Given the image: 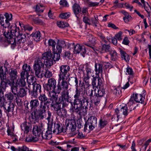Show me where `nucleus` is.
Segmentation results:
<instances>
[{"mask_svg": "<svg viewBox=\"0 0 151 151\" xmlns=\"http://www.w3.org/2000/svg\"><path fill=\"white\" fill-rule=\"evenodd\" d=\"M29 76V73L27 72L26 71H22L21 73V78L19 80H17V81H20L21 80H23L25 81L24 79L27 78V80L28 79V78Z\"/></svg>", "mask_w": 151, "mask_h": 151, "instance_id": "79ce46f5", "label": "nucleus"}, {"mask_svg": "<svg viewBox=\"0 0 151 151\" xmlns=\"http://www.w3.org/2000/svg\"><path fill=\"white\" fill-rule=\"evenodd\" d=\"M14 128L11 127H8L7 130V132L8 135H10L11 137H13L15 136V134L13 132L14 131Z\"/></svg>", "mask_w": 151, "mask_h": 151, "instance_id": "09e8293b", "label": "nucleus"}, {"mask_svg": "<svg viewBox=\"0 0 151 151\" xmlns=\"http://www.w3.org/2000/svg\"><path fill=\"white\" fill-rule=\"evenodd\" d=\"M72 9L76 17L78 18V15L81 11L80 5L77 4L75 3L72 6Z\"/></svg>", "mask_w": 151, "mask_h": 151, "instance_id": "4be33fe9", "label": "nucleus"}, {"mask_svg": "<svg viewBox=\"0 0 151 151\" xmlns=\"http://www.w3.org/2000/svg\"><path fill=\"white\" fill-rule=\"evenodd\" d=\"M67 80L61 79L62 80L60 84L62 90H68V83L66 81Z\"/></svg>", "mask_w": 151, "mask_h": 151, "instance_id": "7c9ffc66", "label": "nucleus"}, {"mask_svg": "<svg viewBox=\"0 0 151 151\" xmlns=\"http://www.w3.org/2000/svg\"><path fill=\"white\" fill-rule=\"evenodd\" d=\"M64 99L61 96L59 97L58 98H57L56 100L55 101V102L56 103L58 104H61L62 103L63 106L64 107H66L69 104L68 103H66V104H65V102H64Z\"/></svg>", "mask_w": 151, "mask_h": 151, "instance_id": "c9c22d12", "label": "nucleus"}, {"mask_svg": "<svg viewBox=\"0 0 151 151\" xmlns=\"http://www.w3.org/2000/svg\"><path fill=\"white\" fill-rule=\"evenodd\" d=\"M70 67L67 65H62L60 67L59 73L58 75V83H60L61 79L68 80L70 75Z\"/></svg>", "mask_w": 151, "mask_h": 151, "instance_id": "0eeeda50", "label": "nucleus"}, {"mask_svg": "<svg viewBox=\"0 0 151 151\" xmlns=\"http://www.w3.org/2000/svg\"><path fill=\"white\" fill-rule=\"evenodd\" d=\"M96 89H94L95 91L94 94L96 95L99 96L101 97L103 96L105 94V90L104 88H100V89L97 90V92L96 91Z\"/></svg>", "mask_w": 151, "mask_h": 151, "instance_id": "473e14b6", "label": "nucleus"}, {"mask_svg": "<svg viewBox=\"0 0 151 151\" xmlns=\"http://www.w3.org/2000/svg\"><path fill=\"white\" fill-rule=\"evenodd\" d=\"M122 32L120 31L116 34L114 36V37L116 38L117 40H121L122 39Z\"/></svg>", "mask_w": 151, "mask_h": 151, "instance_id": "0e129e2a", "label": "nucleus"}, {"mask_svg": "<svg viewBox=\"0 0 151 151\" xmlns=\"http://www.w3.org/2000/svg\"><path fill=\"white\" fill-rule=\"evenodd\" d=\"M57 114L60 117H64L66 116L67 112L66 110L64 109H61L57 111Z\"/></svg>", "mask_w": 151, "mask_h": 151, "instance_id": "58836bf2", "label": "nucleus"}, {"mask_svg": "<svg viewBox=\"0 0 151 151\" xmlns=\"http://www.w3.org/2000/svg\"><path fill=\"white\" fill-rule=\"evenodd\" d=\"M70 15V13L68 12L61 13L60 14L59 17L61 19H65L69 18Z\"/></svg>", "mask_w": 151, "mask_h": 151, "instance_id": "6e6d98bb", "label": "nucleus"}, {"mask_svg": "<svg viewBox=\"0 0 151 151\" xmlns=\"http://www.w3.org/2000/svg\"><path fill=\"white\" fill-rule=\"evenodd\" d=\"M59 104L56 103L52 102L51 104V107L53 108L54 110L57 111L61 108V106L59 105Z\"/></svg>", "mask_w": 151, "mask_h": 151, "instance_id": "8fccbe9b", "label": "nucleus"}, {"mask_svg": "<svg viewBox=\"0 0 151 151\" xmlns=\"http://www.w3.org/2000/svg\"><path fill=\"white\" fill-rule=\"evenodd\" d=\"M70 46L72 47L73 48L75 53H80L83 57H85V55L86 53V50L85 47L81 46L79 44H77L75 45L74 43L70 44Z\"/></svg>", "mask_w": 151, "mask_h": 151, "instance_id": "2eb2a0df", "label": "nucleus"}, {"mask_svg": "<svg viewBox=\"0 0 151 151\" xmlns=\"http://www.w3.org/2000/svg\"><path fill=\"white\" fill-rule=\"evenodd\" d=\"M44 9L45 8L43 5L38 4L36 6L35 9L36 12L40 13L43 12Z\"/></svg>", "mask_w": 151, "mask_h": 151, "instance_id": "3c124183", "label": "nucleus"}, {"mask_svg": "<svg viewBox=\"0 0 151 151\" xmlns=\"http://www.w3.org/2000/svg\"><path fill=\"white\" fill-rule=\"evenodd\" d=\"M4 16L6 19L4 21L5 18L3 17H0V27H2L3 28H6L9 26L10 24L9 21H11L12 19V16L11 14H8L7 13H5Z\"/></svg>", "mask_w": 151, "mask_h": 151, "instance_id": "f8f14e48", "label": "nucleus"}, {"mask_svg": "<svg viewBox=\"0 0 151 151\" xmlns=\"http://www.w3.org/2000/svg\"><path fill=\"white\" fill-rule=\"evenodd\" d=\"M21 32L19 30V35L18 36H16L17 37V44L18 46H19L20 47H23L26 41V36L24 34H22Z\"/></svg>", "mask_w": 151, "mask_h": 151, "instance_id": "a211bd4d", "label": "nucleus"}, {"mask_svg": "<svg viewBox=\"0 0 151 151\" xmlns=\"http://www.w3.org/2000/svg\"><path fill=\"white\" fill-rule=\"evenodd\" d=\"M56 43L55 41L52 39H50L48 41V44L49 46H50L52 47V50H54V52L55 50V46Z\"/></svg>", "mask_w": 151, "mask_h": 151, "instance_id": "37998d69", "label": "nucleus"}, {"mask_svg": "<svg viewBox=\"0 0 151 151\" xmlns=\"http://www.w3.org/2000/svg\"><path fill=\"white\" fill-rule=\"evenodd\" d=\"M57 24L58 26L61 28H64L69 26V24L65 22L59 21L57 22Z\"/></svg>", "mask_w": 151, "mask_h": 151, "instance_id": "ea45409f", "label": "nucleus"}, {"mask_svg": "<svg viewBox=\"0 0 151 151\" xmlns=\"http://www.w3.org/2000/svg\"><path fill=\"white\" fill-rule=\"evenodd\" d=\"M129 112L127 105L122 106L120 109L117 108L115 109V114L114 115V119L117 121L119 120L121 121L122 115L124 116V117H125L127 116Z\"/></svg>", "mask_w": 151, "mask_h": 151, "instance_id": "1a4fd4ad", "label": "nucleus"}, {"mask_svg": "<svg viewBox=\"0 0 151 151\" xmlns=\"http://www.w3.org/2000/svg\"><path fill=\"white\" fill-rule=\"evenodd\" d=\"M31 69L30 66L28 65L27 64H24L22 66V70L29 73Z\"/></svg>", "mask_w": 151, "mask_h": 151, "instance_id": "680f3d73", "label": "nucleus"}, {"mask_svg": "<svg viewBox=\"0 0 151 151\" xmlns=\"http://www.w3.org/2000/svg\"><path fill=\"white\" fill-rule=\"evenodd\" d=\"M83 21L86 24V27L87 25H91V20L89 19L86 16H84L83 17Z\"/></svg>", "mask_w": 151, "mask_h": 151, "instance_id": "052dcab7", "label": "nucleus"}, {"mask_svg": "<svg viewBox=\"0 0 151 151\" xmlns=\"http://www.w3.org/2000/svg\"><path fill=\"white\" fill-rule=\"evenodd\" d=\"M66 121L65 125L63 126L61 124L57 123L54 124V129L52 132L55 134H58L62 132H65L67 129H69L72 132V135H75L77 134L75 132L76 125L75 121L72 120H68V123Z\"/></svg>", "mask_w": 151, "mask_h": 151, "instance_id": "f257e3e1", "label": "nucleus"}, {"mask_svg": "<svg viewBox=\"0 0 151 151\" xmlns=\"http://www.w3.org/2000/svg\"><path fill=\"white\" fill-rule=\"evenodd\" d=\"M8 84L6 81V79L5 81H1V85L0 87L3 88V89L5 90L6 88V85Z\"/></svg>", "mask_w": 151, "mask_h": 151, "instance_id": "774afa93", "label": "nucleus"}, {"mask_svg": "<svg viewBox=\"0 0 151 151\" xmlns=\"http://www.w3.org/2000/svg\"><path fill=\"white\" fill-rule=\"evenodd\" d=\"M15 107V105L13 103L10 102L7 103L4 110L8 116L11 117L14 115V111Z\"/></svg>", "mask_w": 151, "mask_h": 151, "instance_id": "dca6fc26", "label": "nucleus"}, {"mask_svg": "<svg viewBox=\"0 0 151 151\" xmlns=\"http://www.w3.org/2000/svg\"><path fill=\"white\" fill-rule=\"evenodd\" d=\"M0 78L1 81H4L7 79L6 75L4 73L3 70H2V68L1 67L0 68Z\"/></svg>", "mask_w": 151, "mask_h": 151, "instance_id": "bf43d9fd", "label": "nucleus"}, {"mask_svg": "<svg viewBox=\"0 0 151 151\" xmlns=\"http://www.w3.org/2000/svg\"><path fill=\"white\" fill-rule=\"evenodd\" d=\"M88 107L85 108L83 106H77L75 109V112L78 114L80 117L84 116L87 114V109Z\"/></svg>", "mask_w": 151, "mask_h": 151, "instance_id": "6ab92c4d", "label": "nucleus"}, {"mask_svg": "<svg viewBox=\"0 0 151 151\" xmlns=\"http://www.w3.org/2000/svg\"><path fill=\"white\" fill-rule=\"evenodd\" d=\"M98 36L100 39L101 45H102V44L107 43V40L103 35L100 33H98Z\"/></svg>", "mask_w": 151, "mask_h": 151, "instance_id": "a19ab883", "label": "nucleus"}, {"mask_svg": "<svg viewBox=\"0 0 151 151\" xmlns=\"http://www.w3.org/2000/svg\"><path fill=\"white\" fill-rule=\"evenodd\" d=\"M143 4V7H144L145 11L148 13H150L151 11V8L149 4L146 2Z\"/></svg>", "mask_w": 151, "mask_h": 151, "instance_id": "864d4df0", "label": "nucleus"}, {"mask_svg": "<svg viewBox=\"0 0 151 151\" xmlns=\"http://www.w3.org/2000/svg\"><path fill=\"white\" fill-rule=\"evenodd\" d=\"M101 48L100 51L101 53L106 52H109L112 50L109 45H106V44H102Z\"/></svg>", "mask_w": 151, "mask_h": 151, "instance_id": "bb28decb", "label": "nucleus"}, {"mask_svg": "<svg viewBox=\"0 0 151 151\" xmlns=\"http://www.w3.org/2000/svg\"><path fill=\"white\" fill-rule=\"evenodd\" d=\"M93 102L95 105L97 106L100 103L101 97L94 94L93 96Z\"/></svg>", "mask_w": 151, "mask_h": 151, "instance_id": "c03bdc74", "label": "nucleus"}, {"mask_svg": "<svg viewBox=\"0 0 151 151\" xmlns=\"http://www.w3.org/2000/svg\"><path fill=\"white\" fill-rule=\"evenodd\" d=\"M49 93L48 94V96L49 97V99L52 102H55L58 98V95L56 93L52 91H48Z\"/></svg>", "mask_w": 151, "mask_h": 151, "instance_id": "c85d7f7f", "label": "nucleus"}, {"mask_svg": "<svg viewBox=\"0 0 151 151\" xmlns=\"http://www.w3.org/2000/svg\"><path fill=\"white\" fill-rule=\"evenodd\" d=\"M52 137V127L51 126L50 127V126H48L47 130L44 134H42L41 137H40V140L50 139Z\"/></svg>", "mask_w": 151, "mask_h": 151, "instance_id": "aec40b11", "label": "nucleus"}, {"mask_svg": "<svg viewBox=\"0 0 151 151\" xmlns=\"http://www.w3.org/2000/svg\"><path fill=\"white\" fill-rule=\"evenodd\" d=\"M90 78V76L85 75L83 78V81L88 86H90L91 85L89 84V79Z\"/></svg>", "mask_w": 151, "mask_h": 151, "instance_id": "e2e57ef3", "label": "nucleus"}, {"mask_svg": "<svg viewBox=\"0 0 151 151\" xmlns=\"http://www.w3.org/2000/svg\"><path fill=\"white\" fill-rule=\"evenodd\" d=\"M52 50L53 54L51 52H47L42 55V59L44 60V63L47 66H50L53 64V60H58L60 58V53L56 52V49L54 52Z\"/></svg>", "mask_w": 151, "mask_h": 151, "instance_id": "20e7f679", "label": "nucleus"}, {"mask_svg": "<svg viewBox=\"0 0 151 151\" xmlns=\"http://www.w3.org/2000/svg\"><path fill=\"white\" fill-rule=\"evenodd\" d=\"M107 123L108 122L106 120L101 118L99 120V125L101 128H102L106 126Z\"/></svg>", "mask_w": 151, "mask_h": 151, "instance_id": "49530a36", "label": "nucleus"}, {"mask_svg": "<svg viewBox=\"0 0 151 151\" xmlns=\"http://www.w3.org/2000/svg\"><path fill=\"white\" fill-rule=\"evenodd\" d=\"M44 65L40 59L38 58L35 60L33 68L37 77L41 78L43 77L42 68H44Z\"/></svg>", "mask_w": 151, "mask_h": 151, "instance_id": "6e6552de", "label": "nucleus"}, {"mask_svg": "<svg viewBox=\"0 0 151 151\" xmlns=\"http://www.w3.org/2000/svg\"><path fill=\"white\" fill-rule=\"evenodd\" d=\"M104 65V63H95V70L96 73L99 74L101 73L102 74L103 72L102 67Z\"/></svg>", "mask_w": 151, "mask_h": 151, "instance_id": "5701e85b", "label": "nucleus"}, {"mask_svg": "<svg viewBox=\"0 0 151 151\" xmlns=\"http://www.w3.org/2000/svg\"><path fill=\"white\" fill-rule=\"evenodd\" d=\"M17 72L16 69L11 68L9 70L8 77L6 81L10 87L16 84V81L15 83L14 80L17 78Z\"/></svg>", "mask_w": 151, "mask_h": 151, "instance_id": "9b49d317", "label": "nucleus"}, {"mask_svg": "<svg viewBox=\"0 0 151 151\" xmlns=\"http://www.w3.org/2000/svg\"><path fill=\"white\" fill-rule=\"evenodd\" d=\"M56 82L53 78H51L48 80L47 83L44 85V89L47 91H52L56 85Z\"/></svg>", "mask_w": 151, "mask_h": 151, "instance_id": "f3484780", "label": "nucleus"}, {"mask_svg": "<svg viewBox=\"0 0 151 151\" xmlns=\"http://www.w3.org/2000/svg\"><path fill=\"white\" fill-rule=\"evenodd\" d=\"M38 116L37 115V109L34 110L32 111L30 116L29 117V119L32 123H35L38 122L39 120Z\"/></svg>", "mask_w": 151, "mask_h": 151, "instance_id": "412c9836", "label": "nucleus"}, {"mask_svg": "<svg viewBox=\"0 0 151 151\" xmlns=\"http://www.w3.org/2000/svg\"><path fill=\"white\" fill-rule=\"evenodd\" d=\"M133 98L134 100L136 102L141 104L143 103L145 97L143 96L141 94H133Z\"/></svg>", "mask_w": 151, "mask_h": 151, "instance_id": "b1692460", "label": "nucleus"}, {"mask_svg": "<svg viewBox=\"0 0 151 151\" xmlns=\"http://www.w3.org/2000/svg\"><path fill=\"white\" fill-rule=\"evenodd\" d=\"M32 29L33 28L29 24H26L24 25L22 29L24 30L25 31H30L32 30Z\"/></svg>", "mask_w": 151, "mask_h": 151, "instance_id": "69168bd1", "label": "nucleus"}, {"mask_svg": "<svg viewBox=\"0 0 151 151\" xmlns=\"http://www.w3.org/2000/svg\"><path fill=\"white\" fill-rule=\"evenodd\" d=\"M26 82L23 80L20 81H16V84L10 87V90L15 96L17 97H23L26 94L25 89L22 87L24 86Z\"/></svg>", "mask_w": 151, "mask_h": 151, "instance_id": "7ed1b4c3", "label": "nucleus"}, {"mask_svg": "<svg viewBox=\"0 0 151 151\" xmlns=\"http://www.w3.org/2000/svg\"><path fill=\"white\" fill-rule=\"evenodd\" d=\"M62 90V89L61 88L60 85L58 83L57 86H56V85L55 86L52 91L56 93L59 94L60 93L61 91Z\"/></svg>", "mask_w": 151, "mask_h": 151, "instance_id": "5fc2aeb1", "label": "nucleus"}, {"mask_svg": "<svg viewBox=\"0 0 151 151\" xmlns=\"http://www.w3.org/2000/svg\"><path fill=\"white\" fill-rule=\"evenodd\" d=\"M97 118L93 116H91L84 125V131L85 132L87 130L88 131H92L97 127Z\"/></svg>", "mask_w": 151, "mask_h": 151, "instance_id": "9d476101", "label": "nucleus"}, {"mask_svg": "<svg viewBox=\"0 0 151 151\" xmlns=\"http://www.w3.org/2000/svg\"><path fill=\"white\" fill-rule=\"evenodd\" d=\"M61 96L65 100H64V102L65 103V104L69 103L70 101L69 99V93L68 90H63L61 93Z\"/></svg>", "mask_w": 151, "mask_h": 151, "instance_id": "393cba45", "label": "nucleus"}, {"mask_svg": "<svg viewBox=\"0 0 151 151\" xmlns=\"http://www.w3.org/2000/svg\"><path fill=\"white\" fill-rule=\"evenodd\" d=\"M86 75L91 76L92 73V70L90 68L88 64H86Z\"/></svg>", "mask_w": 151, "mask_h": 151, "instance_id": "4d7b16f0", "label": "nucleus"}, {"mask_svg": "<svg viewBox=\"0 0 151 151\" xmlns=\"http://www.w3.org/2000/svg\"><path fill=\"white\" fill-rule=\"evenodd\" d=\"M30 104L31 109L34 110L37 109L36 108L39 105V101L37 99H33L30 101Z\"/></svg>", "mask_w": 151, "mask_h": 151, "instance_id": "cd10ccee", "label": "nucleus"}, {"mask_svg": "<svg viewBox=\"0 0 151 151\" xmlns=\"http://www.w3.org/2000/svg\"><path fill=\"white\" fill-rule=\"evenodd\" d=\"M87 38L89 40V41L93 45H94L96 43L97 38L92 35L89 34L88 35Z\"/></svg>", "mask_w": 151, "mask_h": 151, "instance_id": "f704fd0d", "label": "nucleus"}, {"mask_svg": "<svg viewBox=\"0 0 151 151\" xmlns=\"http://www.w3.org/2000/svg\"><path fill=\"white\" fill-rule=\"evenodd\" d=\"M7 103L8 102L6 101L3 97H0V107L1 108H3V109L5 108Z\"/></svg>", "mask_w": 151, "mask_h": 151, "instance_id": "a18cd8bd", "label": "nucleus"}, {"mask_svg": "<svg viewBox=\"0 0 151 151\" xmlns=\"http://www.w3.org/2000/svg\"><path fill=\"white\" fill-rule=\"evenodd\" d=\"M34 78L32 77L31 79L27 80L28 84L29 92L31 96L33 97H37L38 92L40 93L41 91V86L36 83H34L33 81Z\"/></svg>", "mask_w": 151, "mask_h": 151, "instance_id": "39448f33", "label": "nucleus"}, {"mask_svg": "<svg viewBox=\"0 0 151 151\" xmlns=\"http://www.w3.org/2000/svg\"><path fill=\"white\" fill-rule=\"evenodd\" d=\"M120 52L122 60H124L126 62L129 61V57L124 51L121 49L120 50Z\"/></svg>", "mask_w": 151, "mask_h": 151, "instance_id": "c756f323", "label": "nucleus"}, {"mask_svg": "<svg viewBox=\"0 0 151 151\" xmlns=\"http://www.w3.org/2000/svg\"><path fill=\"white\" fill-rule=\"evenodd\" d=\"M39 99L40 101V106L43 105V103H46L47 101H49V99L47 98L45 94H40L39 97Z\"/></svg>", "mask_w": 151, "mask_h": 151, "instance_id": "2f4dec72", "label": "nucleus"}, {"mask_svg": "<svg viewBox=\"0 0 151 151\" xmlns=\"http://www.w3.org/2000/svg\"><path fill=\"white\" fill-rule=\"evenodd\" d=\"M31 35L33 37L34 40L36 41H39L40 38V33L39 31H36L34 33H32Z\"/></svg>", "mask_w": 151, "mask_h": 151, "instance_id": "4c0bfd02", "label": "nucleus"}, {"mask_svg": "<svg viewBox=\"0 0 151 151\" xmlns=\"http://www.w3.org/2000/svg\"><path fill=\"white\" fill-rule=\"evenodd\" d=\"M50 102V101H47L46 103H43V105H41L39 106L40 108L37 111L39 118L43 119L46 117V106H48L47 104H49Z\"/></svg>", "mask_w": 151, "mask_h": 151, "instance_id": "4468645a", "label": "nucleus"}, {"mask_svg": "<svg viewBox=\"0 0 151 151\" xmlns=\"http://www.w3.org/2000/svg\"><path fill=\"white\" fill-rule=\"evenodd\" d=\"M44 130V127L42 124L40 126H35L33 127L32 132L33 134L36 137H27L26 139V141L29 142H35L40 140V137H41Z\"/></svg>", "mask_w": 151, "mask_h": 151, "instance_id": "423d86ee", "label": "nucleus"}, {"mask_svg": "<svg viewBox=\"0 0 151 151\" xmlns=\"http://www.w3.org/2000/svg\"><path fill=\"white\" fill-rule=\"evenodd\" d=\"M109 53L111 55V59L113 61L116 60L118 56L117 54L116 51L114 50H111Z\"/></svg>", "mask_w": 151, "mask_h": 151, "instance_id": "e433bc0d", "label": "nucleus"}, {"mask_svg": "<svg viewBox=\"0 0 151 151\" xmlns=\"http://www.w3.org/2000/svg\"><path fill=\"white\" fill-rule=\"evenodd\" d=\"M128 105L129 108L128 109V111H129V112H130L132 110H134L136 108V106L134 107V104L132 100H130L128 103Z\"/></svg>", "mask_w": 151, "mask_h": 151, "instance_id": "de8ad7c7", "label": "nucleus"}, {"mask_svg": "<svg viewBox=\"0 0 151 151\" xmlns=\"http://www.w3.org/2000/svg\"><path fill=\"white\" fill-rule=\"evenodd\" d=\"M1 31L3 33L4 36L8 39L9 40V41L12 45L15 46L17 44L16 39L14 38H13V36H18L19 35V28L17 27L15 24H14L11 26L10 30V32H9L8 30V27L6 28H3L0 27Z\"/></svg>", "mask_w": 151, "mask_h": 151, "instance_id": "f03ea898", "label": "nucleus"}, {"mask_svg": "<svg viewBox=\"0 0 151 151\" xmlns=\"http://www.w3.org/2000/svg\"><path fill=\"white\" fill-rule=\"evenodd\" d=\"M96 77H94L92 79L91 84L92 86L93 87V88L94 89H96V88L98 87L97 86V83H96Z\"/></svg>", "mask_w": 151, "mask_h": 151, "instance_id": "338daca9", "label": "nucleus"}, {"mask_svg": "<svg viewBox=\"0 0 151 151\" xmlns=\"http://www.w3.org/2000/svg\"><path fill=\"white\" fill-rule=\"evenodd\" d=\"M97 17L96 18L95 17L94 18H91V25H92L93 26L95 27L97 26V25L99 23V22L97 19Z\"/></svg>", "mask_w": 151, "mask_h": 151, "instance_id": "13d9d810", "label": "nucleus"}, {"mask_svg": "<svg viewBox=\"0 0 151 151\" xmlns=\"http://www.w3.org/2000/svg\"><path fill=\"white\" fill-rule=\"evenodd\" d=\"M88 99L87 97L83 96L82 98L74 99V105L75 106V109L76 108V105L77 106H83L87 108L88 105Z\"/></svg>", "mask_w": 151, "mask_h": 151, "instance_id": "ddd939ff", "label": "nucleus"}, {"mask_svg": "<svg viewBox=\"0 0 151 151\" xmlns=\"http://www.w3.org/2000/svg\"><path fill=\"white\" fill-rule=\"evenodd\" d=\"M14 95L12 92H9L5 94L4 96L7 100L11 102L14 99Z\"/></svg>", "mask_w": 151, "mask_h": 151, "instance_id": "72a5a7b5", "label": "nucleus"}, {"mask_svg": "<svg viewBox=\"0 0 151 151\" xmlns=\"http://www.w3.org/2000/svg\"><path fill=\"white\" fill-rule=\"evenodd\" d=\"M30 124L27 122H24L21 125V128L24 133L27 134L29 131Z\"/></svg>", "mask_w": 151, "mask_h": 151, "instance_id": "a878e982", "label": "nucleus"}, {"mask_svg": "<svg viewBox=\"0 0 151 151\" xmlns=\"http://www.w3.org/2000/svg\"><path fill=\"white\" fill-rule=\"evenodd\" d=\"M113 94L117 97H119L121 95V91L119 88H115L113 90Z\"/></svg>", "mask_w": 151, "mask_h": 151, "instance_id": "603ef678", "label": "nucleus"}]
</instances>
